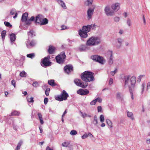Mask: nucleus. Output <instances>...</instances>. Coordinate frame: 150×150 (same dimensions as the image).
<instances>
[{
  "mask_svg": "<svg viewBox=\"0 0 150 150\" xmlns=\"http://www.w3.org/2000/svg\"><path fill=\"white\" fill-rule=\"evenodd\" d=\"M122 79L125 86H127L129 89L134 88L136 81L135 76H133L131 77L130 75H126Z\"/></svg>",
  "mask_w": 150,
  "mask_h": 150,
  "instance_id": "1",
  "label": "nucleus"
},
{
  "mask_svg": "<svg viewBox=\"0 0 150 150\" xmlns=\"http://www.w3.org/2000/svg\"><path fill=\"white\" fill-rule=\"evenodd\" d=\"M93 73L91 71H86L82 73L81 75V79L86 83L94 81Z\"/></svg>",
  "mask_w": 150,
  "mask_h": 150,
  "instance_id": "2",
  "label": "nucleus"
},
{
  "mask_svg": "<svg viewBox=\"0 0 150 150\" xmlns=\"http://www.w3.org/2000/svg\"><path fill=\"white\" fill-rule=\"evenodd\" d=\"M101 41L100 38L98 37H92L87 41L86 45L88 46L96 45L99 44Z\"/></svg>",
  "mask_w": 150,
  "mask_h": 150,
  "instance_id": "3",
  "label": "nucleus"
},
{
  "mask_svg": "<svg viewBox=\"0 0 150 150\" xmlns=\"http://www.w3.org/2000/svg\"><path fill=\"white\" fill-rule=\"evenodd\" d=\"M91 58L94 61L98 62L102 65L103 64L105 61L103 57L97 55H92Z\"/></svg>",
  "mask_w": 150,
  "mask_h": 150,
  "instance_id": "4",
  "label": "nucleus"
},
{
  "mask_svg": "<svg viewBox=\"0 0 150 150\" xmlns=\"http://www.w3.org/2000/svg\"><path fill=\"white\" fill-rule=\"evenodd\" d=\"M69 96L65 90H63L61 94L56 97L55 99L59 101H62L67 99Z\"/></svg>",
  "mask_w": 150,
  "mask_h": 150,
  "instance_id": "5",
  "label": "nucleus"
},
{
  "mask_svg": "<svg viewBox=\"0 0 150 150\" xmlns=\"http://www.w3.org/2000/svg\"><path fill=\"white\" fill-rule=\"evenodd\" d=\"M50 56H48L44 57L41 63V65L44 67L50 66L51 65L52 62L50 61Z\"/></svg>",
  "mask_w": 150,
  "mask_h": 150,
  "instance_id": "6",
  "label": "nucleus"
},
{
  "mask_svg": "<svg viewBox=\"0 0 150 150\" xmlns=\"http://www.w3.org/2000/svg\"><path fill=\"white\" fill-rule=\"evenodd\" d=\"M74 82L76 85L83 88H86L88 85L87 83L82 82L80 79H75Z\"/></svg>",
  "mask_w": 150,
  "mask_h": 150,
  "instance_id": "7",
  "label": "nucleus"
},
{
  "mask_svg": "<svg viewBox=\"0 0 150 150\" xmlns=\"http://www.w3.org/2000/svg\"><path fill=\"white\" fill-rule=\"evenodd\" d=\"M96 25L95 24H91V25H87L83 26L82 30L86 32L87 33L90 31L91 29L92 30H95Z\"/></svg>",
  "mask_w": 150,
  "mask_h": 150,
  "instance_id": "8",
  "label": "nucleus"
},
{
  "mask_svg": "<svg viewBox=\"0 0 150 150\" xmlns=\"http://www.w3.org/2000/svg\"><path fill=\"white\" fill-rule=\"evenodd\" d=\"M26 44L28 48H30L35 47L36 44L37 42L35 40H30L28 39L26 42Z\"/></svg>",
  "mask_w": 150,
  "mask_h": 150,
  "instance_id": "9",
  "label": "nucleus"
},
{
  "mask_svg": "<svg viewBox=\"0 0 150 150\" xmlns=\"http://www.w3.org/2000/svg\"><path fill=\"white\" fill-rule=\"evenodd\" d=\"M105 13L107 16H112L114 15V12L113 11L110 10V8L109 6H107L104 9Z\"/></svg>",
  "mask_w": 150,
  "mask_h": 150,
  "instance_id": "10",
  "label": "nucleus"
},
{
  "mask_svg": "<svg viewBox=\"0 0 150 150\" xmlns=\"http://www.w3.org/2000/svg\"><path fill=\"white\" fill-rule=\"evenodd\" d=\"M92 7V8H88L87 11L88 18L89 20L91 19L92 17L94 11L95 6L94 5H93Z\"/></svg>",
  "mask_w": 150,
  "mask_h": 150,
  "instance_id": "11",
  "label": "nucleus"
},
{
  "mask_svg": "<svg viewBox=\"0 0 150 150\" xmlns=\"http://www.w3.org/2000/svg\"><path fill=\"white\" fill-rule=\"evenodd\" d=\"M107 54L108 55V57H109V59L108 61L109 64L111 66L113 63V58L112 56V52L111 51H109L108 52Z\"/></svg>",
  "mask_w": 150,
  "mask_h": 150,
  "instance_id": "12",
  "label": "nucleus"
},
{
  "mask_svg": "<svg viewBox=\"0 0 150 150\" xmlns=\"http://www.w3.org/2000/svg\"><path fill=\"white\" fill-rule=\"evenodd\" d=\"M89 93V91L87 89L84 90L83 89H80L77 91V93L81 95H85Z\"/></svg>",
  "mask_w": 150,
  "mask_h": 150,
  "instance_id": "13",
  "label": "nucleus"
},
{
  "mask_svg": "<svg viewBox=\"0 0 150 150\" xmlns=\"http://www.w3.org/2000/svg\"><path fill=\"white\" fill-rule=\"evenodd\" d=\"M64 71L68 74L73 71V67L71 65H67L64 67Z\"/></svg>",
  "mask_w": 150,
  "mask_h": 150,
  "instance_id": "14",
  "label": "nucleus"
},
{
  "mask_svg": "<svg viewBox=\"0 0 150 150\" xmlns=\"http://www.w3.org/2000/svg\"><path fill=\"white\" fill-rule=\"evenodd\" d=\"M43 18V16L41 15H38L35 17V23L40 24L41 21Z\"/></svg>",
  "mask_w": 150,
  "mask_h": 150,
  "instance_id": "15",
  "label": "nucleus"
},
{
  "mask_svg": "<svg viewBox=\"0 0 150 150\" xmlns=\"http://www.w3.org/2000/svg\"><path fill=\"white\" fill-rule=\"evenodd\" d=\"M79 34L81 37L83 38H86L88 36L87 33L82 30L79 31Z\"/></svg>",
  "mask_w": 150,
  "mask_h": 150,
  "instance_id": "16",
  "label": "nucleus"
},
{
  "mask_svg": "<svg viewBox=\"0 0 150 150\" xmlns=\"http://www.w3.org/2000/svg\"><path fill=\"white\" fill-rule=\"evenodd\" d=\"M55 59L57 62L59 64H62L64 62V59L60 57L59 55L56 56Z\"/></svg>",
  "mask_w": 150,
  "mask_h": 150,
  "instance_id": "17",
  "label": "nucleus"
},
{
  "mask_svg": "<svg viewBox=\"0 0 150 150\" xmlns=\"http://www.w3.org/2000/svg\"><path fill=\"white\" fill-rule=\"evenodd\" d=\"M120 5L118 3H116L112 4L111 6L112 8L115 11H117L120 9Z\"/></svg>",
  "mask_w": 150,
  "mask_h": 150,
  "instance_id": "18",
  "label": "nucleus"
},
{
  "mask_svg": "<svg viewBox=\"0 0 150 150\" xmlns=\"http://www.w3.org/2000/svg\"><path fill=\"white\" fill-rule=\"evenodd\" d=\"M28 38L29 39L30 38H32L35 36V33L33 30H30L28 32Z\"/></svg>",
  "mask_w": 150,
  "mask_h": 150,
  "instance_id": "19",
  "label": "nucleus"
},
{
  "mask_svg": "<svg viewBox=\"0 0 150 150\" xmlns=\"http://www.w3.org/2000/svg\"><path fill=\"white\" fill-rule=\"evenodd\" d=\"M64 9H67V7L65 3L62 0H55Z\"/></svg>",
  "mask_w": 150,
  "mask_h": 150,
  "instance_id": "20",
  "label": "nucleus"
},
{
  "mask_svg": "<svg viewBox=\"0 0 150 150\" xmlns=\"http://www.w3.org/2000/svg\"><path fill=\"white\" fill-rule=\"evenodd\" d=\"M28 16V13L27 12H25L22 15L21 17V21L22 22L25 21L27 19V18Z\"/></svg>",
  "mask_w": 150,
  "mask_h": 150,
  "instance_id": "21",
  "label": "nucleus"
},
{
  "mask_svg": "<svg viewBox=\"0 0 150 150\" xmlns=\"http://www.w3.org/2000/svg\"><path fill=\"white\" fill-rule=\"evenodd\" d=\"M88 45H82L79 48V50L81 51H84L88 50L89 48L87 46Z\"/></svg>",
  "mask_w": 150,
  "mask_h": 150,
  "instance_id": "22",
  "label": "nucleus"
},
{
  "mask_svg": "<svg viewBox=\"0 0 150 150\" xmlns=\"http://www.w3.org/2000/svg\"><path fill=\"white\" fill-rule=\"evenodd\" d=\"M118 42L119 44V45H117L116 47L117 48H120L121 46L122 42L124 41V40L121 38H118L117 39Z\"/></svg>",
  "mask_w": 150,
  "mask_h": 150,
  "instance_id": "23",
  "label": "nucleus"
},
{
  "mask_svg": "<svg viewBox=\"0 0 150 150\" xmlns=\"http://www.w3.org/2000/svg\"><path fill=\"white\" fill-rule=\"evenodd\" d=\"M55 50V47L51 46H49L48 52L49 54H53Z\"/></svg>",
  "mask_w": 150,
  "mask_h": 150,
  "instance_id": "24",
  "label": "nucleus"
},
{
  "mask_svg": "<svg viewBox=\"0 0 150 150\" xmlns=\"http://www.w3.org/2000/svg\"><path fill=\"white\" fill-rule=\"evenodd\" d=\"M10 14L11 15H14L15 13V15L13 17L14 18H16L17 16L18 13L16 12V10L15 9H12L10 11Z\"/></svg>",
  "mask_w": 150,
  "mask_h": 150,
  "instance_id": "25",
  "label": "nucleus"
},
{
  "mask_svg": "<svg viewBox=\"0 0 150 150\" xmlns=\"http://www.w3.org/2000/svg\"><path fill=\"white\" fill-rule=\"evenodd\" d=\"M48 23V20L47 18H42L41 22L40 25H44L47 24Z\"/></svg>",
  "mask_w": 150,
  "mask_h": 150,
  "instance_id": "26",
  "label": "nucleus"
},
{
  "mask_svg": "<svg viewBox=\"0 0 150 150\" xmlns=\"http://www.w3.org/2000/svg\"><path fill=\"white\" fill-rule=\"evenodd\" d=\"M16 38L15 35L14 33H12L10 35V40L11 42L15 41Z\"/></svg>",
  "mask_w": 150,
  "mask_h": 150,
  "instance_id": "27",
  "label": "nucleus"
},
{
  "mask_svg": "<svg viewBox=\"0 0 150 150\" xmlns=\"http://www.w3.org/2000/svg\"><path fill=\"white\" fill-rule=\"evenodd\" d=\"M106 122L108 126V127L110 128H112V123L111 121L109 119H107L106 120Z\"/></svg>",
  "mask_w": 150,
  "mask_h": 150,
  "instance_id": "28",
  "label": "nucleus"
},
{
  "mask_svg": "<svg viewBox=\"0 0 150 150\" xmlns=\"http://www.w3.org/2000/svg\"><path fill=\"white\" fill-rule=\"evenodd\" d=\"M37 114L38 115V118L40 120V123L41 124H43L44 123V122L43 120L42 114L40 112H38Z\"/></svg>",
  "mask_w": 150,
  "mask_h": 150,
  "instance_id": "29",
  "label": "nucleus"
},
{
  "mask_svg": "<svg viewBox=\"0 0 150 150\" xmlns=\"http://www.w3.org/2000/svg\"><path fill=\"white\" fill-rule=\"evenodd\" d=\"M127 117L132 120H134V117H133V113L131 112H129V111L127 112Z\"/></svg>",
  "mask_w": 150,
  "mask_h": 150,
  "instance_id": "30",
  "label": "nucleus"
},
{
  "mask_svg": "<svg viewBox=\"0 0 150 150\" xmlns=\"http://www.w3.org/2000/svg\"><path fill=\"white\" fill-rule=\"evenodd\" d=\"M122 97L123 95L120 92L117 93L116 95V97L118 99L122 100L123 99Z\"/></svg>",
  "mask_w": 150,
  "mask_h": 150,
  "instance_id": "31",
  "label": "nucleus"
},
{
  "mask_svg": "<svg viewBox=\"0 0 150 150\" xmlns=\"http://www.w3.org/2000/svg\"><path fill=\"white\" fill-rule=\"evenodd\" d=\"M48 83L49 85L52 86H54L56 85V84L54 83V80H50L48 81Z\"/></svg>",
  "mask_w": 150,
  "mask_h": 150,
  "instance_id": "32",
  "label": "nucleus"
},
{
  "mask_svg": "<svg viewBox=\"0 0 150 150\" xmlns=\"http://www.w3.org/2000/svg\"><path fill=\"white\" fill-rule=\"evenodd\" d=\"M93 123L95 125H96L98 123V118L96 115H95L94 117V120L93 122Z\"/></svg>",
  "mask_w": 150,
  "mask_h": 150,
  "instance_id": "33",
  "label": "nucleus"
},
{
  "mask_svg": "<svg viewBox=\"0 0 150 150\" xmlns=\"http://www.w3.org/2000/svg\"><path fill=\"white\" fill-rule=\"evenodd\" d=\"M58 55H59V57H61L64 59H65L66 58V55L64 52L63 51L60 53Z\"/></svg>",
  "mask_w": 150,
  "mask_h": 150,
  "instance_id": "34",
  "label": "nucleus"
},
{
  "mask_svg": "<svg viewBox=\"0 0 150 150\" xmlns=\"http://www.w3.org/2000/svg\"><path fill=\"white\" fill-rule=\"evenodd\" d=\"M27 57H28L33 59L35 57V54L34 53H32L27 54Z\"/></svg>",
  "mask_w": 150,
  "mask_h": 150,
  "instance_id": "35",
  "label": "nucleus"
},
{
  "mask_svg": "<svg viewBox=\"0 0 150 150\" xmlns=\"http://www.w3.org/2000/svg\"><path fill=\"white\" fill-rule=\"evenodd\" d=\"M20 114V112L16 111H14L11 113V115H17L18 116Z\"/></svg>",
  "mask_w": 150,
  "mask_h": 150,
  "instance_id": "36",
  "label": "nucleus"
},
{
  "mask_svg": "<svg viewBox=\"0 0 150 150\" xmlns=\"http://www.w3.org/2000/svg\"><path fill=\"white\" fill-rule=\"evenodd\" d=\"M20 76L21 77H25L26 76V74L24 71H23L20 72Z\"/></svg>",
  "mask_w": 150,
  "mask_h": 150,
  "instance_id": "37",
  "label": "nucleus"
},
{
  "mask_svg": "<svg viewBox=\"0 0 150 150\" xmlns=\"http://www.w3.org/2000/svg\"><path fill=\"white\" fill-rule=\"evenodd\" d=\"M6 31L5 30H3L1 33V36L2 37V39L3 40L4 39L6 35Z\"/></svg>",
  "mask_w": 150,
  "mask_h": 150,
  "instance_id": "38",
  "label": "nucleus"
},
{
  "mask_svg": "<svg viewBox=\"0 0 150 150\" xmlns=\"http://www.w3.org/2000/svg\"><path fill=\"white\" fill-rule=\"evenodd\" d=\"M70 144V142H64L62 143V146L64 147H67Z\"/></svg>",
  "mask_w": 150,
  "mask_h": 150,
  "instance_id": "39",
  "label": "nucleus"
},
{
  "mask_svg": "<svg viewBox=\"0 0 150 150\" xmlns=\"http://www.w3.org/2000/svg\"><path fill=\"white\" fill-rule=\"evenodd\" d=\"M127 23L129 26H130L131 25L132 21L129 18H128L127 21Z\"/></svg>",
  "mask_w": 150,
  "mask_h": 150,
  "instance_id": "40",
  "label": "nucleus"
},
{
  "mask_svg": "<svg viewBox=\"0 0 150 150\" xmlns=\"http://www.w3.org/2000/svg\"><path fill=\"white\" fill-rule=\"evenodd\" d=\"M4 24L7 27H9V28H11L12 27V25H11L8 22H4Z\"/></svg>",
  "mask_w": 150,
  "mask_h": 150,
  "instance_id": "41",
  "label": "nucleus"
},
{
  "mask_svg": "<svg viewBox=\"0 0 150 150\" xmlns=\"http://www.w3.org/2000/svg\"><path fill=\"white\" fill-rule=\"evenodd\" d=\"M100 120L101 122L103 123L104 122V117L103 115H100Z\"/></svg>",
  "mask_w": 150,
  "mask_h": 150,
  "instance_id": "42",
  "label": "nucleus"
},
{
  "mask_svg": "<svg viewBox=\"0 0 150 150\" xmlns=\"http://www.w3.org/2000/svg\"><path fill=\"white\" fill-rule=\"evenodd\" d=\"M145 87V84L144 83H143L141 86L142 90L141 91V94H142L144 91V88Z\"/></svg>",
  "mask_w": 150,
  "mask_h": 150,
  "instance_id": "43",
  "label": "nucleus"
},
{
  "mask_svg": "<svg viewBox=\"0 0 150 150\" xmlns=\"http://www.w3.org/2000/svg\"><path fill=\"white\" fill-rule=\"evenodd\" d=\"M32 85L34 87H37L39 86L38 83L37 81L34 82L33 83Z\"/></svg>",
  "mask_w": 150,
  "mask_h": 150,
  "instance_id": "44",
  "label": "nucleus"
},
{
  "mask_svg": "<svg viewBox=\"0 0 150 150\" xmlns=\"http://www.w3.org/2000/svg\"><path fill=\"white\" fill-rule=\"evenodd\" d=\"M25 24L27 25H29L31 24V21L29 20H27L25 21Z\"/></svg>",
  "mask_w": 150,
  "mask_h": 150,
  "instance_id": "45",
  "label": "nucleus"
},
{
  "mask_svg": "<svg viewBox=\"0 0 150 150\" xmlns=\"http://www.w3.org/2000/svg\"><path fill=\"white\" fill-rule=\"evenodd\" d=\"M77 134V132L75 130H72L71 131L70 134L72 135H74Z\"/></svg>",
  "mask_w": 150,
  "mask_h": 150,
  "instance_id": "46",
  "label": "nucleus"
},
{
  "mask_svg": "<svg viewBox=\"0 0 150 150\" xmlns=\"http://www.w3.org/2000/svg\"><path fill=\"white\" fill-rule=\"evenodd\" d=\"M80 112L81 114V116L83 118H85L86 117H87V115L86 113L83 114V112L81 111L80 110L79 111Z\"/></svg>",
  "mask_w": 150,
  "mask_h": 150,
  "instance_id": "47",
  "label": "nucleus"
},
{
  "mask_svg": "<svg viewBox=\"0 0 150 150\" xmlns=\"http://www.w3.org/2000/svg\"><path fill=\"white\" fill-rule=\"evenodd\" d=\"M50 91V88H47L45 91V94L47 96H48L49 95V93Z\"/></svg>",
  "mask_w": 150,
  "mask_h": 150,
  "instance_id": "48",
  "label": "nucleus"
},
{
  "mask_svg": "<svg viewBox=\"0 0 150 150\" xmlns=\"http://www.w3.org/2000/svg\"><path fill=\"white\" fill-rule=\"evenodd\" d=\"M117 69H115V70L114 71H111L110 72L111 74L113 76L117 72Z\"/></svg>",
  "mask_w": 150,
  "mask_h": 150,
  "instance_id": "49",
  "label": "nucleus"
},
{
  "mask_svg": "<svg viewBox=\"0 0 150 150\" xmlns=\"http://www.w3.org/2000/svg\"><path fill=\"white\" fill-rule=\"evenodd\" d=\"M93 1V0H87L88 2L87 5L89 6L92 4Z\"/></svg>",
  "mask_w": 150,
  "mask_h": 150,
  "instance_id": "50",
  "label": "nucleus"
},
{
  "mask_svg": "<svg viewBox=\"0 0 150 150\" xmlns=\"http://www.w3.org/2000/svg\"><path fill=\"white\" fill-rule=\"evenodd\" d=\"M96 100L95 99L91 102L90 105H94L96 103Z\"/></svg>",
  "mask_w": 150,
  "mask_h": 150,
  "instance_id": "51",
  "label": "nucleus"
},
{
  "mask_svg": "<svg viewBox=\"0 0 150 150\" xmlns=\"http://www.w3.org/2000/svg\"><path fill=\"white\" fill-rule=\"evenodd\" d=\"M132 88L129 89V91L130 92V94L131 96V98L132 100H133L134 99V97H133V95L132 93Z\"/></svg>",
  "mask_w": 150,
  "mask_h": 150,
  "instance_id": "52",
  "label": "nucleus"
},
{
  "mask_svg": "<svg viewBox=\"0 0 150 150\" xmlns=\"http://www.w3.org/2000/svg\"><path fill=\"white\" fill-rule=\"evenodd\" d=\"M145 75H140L138 76V81H140L141 80V79Z\"/></svg>",
  "mask_w": 150,
  "mask_h": 150,
  "instance_id": "53",
  "label": "nucleus"
},
{
  "mask_svg": "<svg viewBox=\"0 0 150 150\" xmlns=\"http://www.w3.org/2000/svg\"><path fill=\"white\" fill-rule=\"evenodd\" d=\"M96 102H98L100 103L102 102V99L99 97L97 98L96 99Z\"/></svg>",
  "mask_w": 150,
  "mask_h": 150,
  "instance_id": "54",
  "label": "nucleus"
},
{
  "mask_svg": "<svg viewBox=\"0 0 150 150\" xmlns=\"http://www.w3.org/2000/svg\"><path fill=\"white\" fill-rule=\"evenodd\" d=\"M150 88V82H148L147 85L146 90L147 91Z\"/></svg>",
  "mask_w": 150,
  "mask_h": 150,
  "instance_id": "55",
  "label": "nucleus"
},
{
  "mask_svg": "<svg viewBox=\"0 0 150 150\" xmlns=\"http://www.w3.org/2000/svg\"><path fill=\"white\" fill-rule=\"evenodd\" d=\"M28 101L30 103H33L34 102L33 98L31 97L29 99H28Z\"/></svg>",
  "mask_w": 150,
  "mask_h": 150,
  "instance_id": "56",
  "label": "nucleus"
},
{
  "mask_svg": "<svg viewBox=\"0 0 150 150\" xmlns=\"http://www.w3.org/2000/svg\"><path fill=\"white\" fill-rule=\"evenodd\" d=\"M120 20V18L118 17H115L114 18V20L116 22H118Z\"/></svg>",
  "mask_w": 150,
  "mask_h": 150,
  "instance_id": "57",
  "label": "nucleus"
},
{
  "mask_svg": "<svg viewBox=\"0 0 150 150\" xmlns=\"http://www.w3.org/2000/svg\"><path fill=\"white\" fill-rule=\"evenodd\" d=\"M98 111V112H101L102 110V108L101 106H98L97 107Z\"/></svg>",
  "mask_w": 150,
  "mask_h": 150,
  "instance_id": "58",
  "label": "nucleus"
},
{
  "mask_svg": "<svg viewBox=\"0 0 150 150\" xmlns=\"http://www.w3.org/2000/svg\"><path fill=\"white\" fill-rule=\"evenodd\" d=\"M88 137V135L86 134H84L82 137L81 138L82 139H85L86 138Z\"/></svg>",
  "mask_w": 150,
  "mask_h": 150,
  "instance_id": "59",
  "label": "nucleus"
},
{
  "mask_svg": "<svg viewBox=\"0 0 150 150\" xmlns=\"http://www.w3.org/2000/svg\"><path fill=\"white\" fill-rule=\"evenodd\" d=\"M48 101V99L47 98H45L44 99V103L45 105H46Z\"/></svg>",
  "mask_w": 150,
  "mask_h": 150,
  "instance_id": "60",
  "label": "nucleus"
},
{
  "mask_svg": "<svg viewBox=\"0 0 150 150\" xmlns=\"http://www.w3.org/2000/svg\"><path fill=\"white\" fill-rule=\"evenodd\" d=\"M11 83L14 86V87H15L16 85V82L14 79H13L12 80Z\"/></svg>",
  "mask_w": 150,
  "mask_h": 150,
  "instance_id": "61",
  "label": "nucleus"
},
{
  "mask_svg": "<svg viewBox=\"0 0 150 150\" xmlns=\"http://www.w3.org/2000/svg\"><path fill=\"white\" fill-rule=\"evenodd\" d=\"M113 81L112 78H110L109 81V84L110 85L113 83Z\"/></svg>",
  "mask_w": 150,
  "mask_h": 150,
  "instance_id": "62",
  "label": "nucleus"
},
{
  "mask_svg": "<svg viewBox=\"0 0 150 150\" xmlns=\"http://www.w3.org/2000/svg\"><path fill=\"white\" fill-rule=\"evenodd\" d=\"M61 30H64L67 28V27L64 25H62L61 27Z\"/></svg>",
  "mask_w": 150,
  "mask_h": 150,
  "instance_id": "63",
  "label": "nucleus"
},
{
  "mask_svg": "<svg viewBox=\"0 0 150 150\" xmlns=\"http://www.w3.org/2000/svg\"><path fill=\"white\" fill-rule=\"evenodd\" d=\"M35 17L34 16H32L29 20L31 21H34L35 20Z\"/></svg>",
  "mask_w": 150,
  "mask_h": 150,
  "instance_id": "64",
  "label": "nucleus"
}]
</instances>
